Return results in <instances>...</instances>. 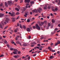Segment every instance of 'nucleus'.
<instances>
[{"instance_id":"obj_1","label":"nucleus","mask_w":60,"mask_h":60,"mask_svg":"<svg viewBox=\"0 0 60 60\" xmlns=\"http://www.w3.org/2000/svg\"><path fill=\"white\" fill-rule=\"evenodd\" d=\"M36 27L37 28V29L38 30H41V28L40 27V26H39L38 24H36Z\"/></svg>"},{"instance_id":"obj_2","label":"nucleus","mask_w":60,"mask_h":60,"mask_svg":"<svg viewBox=\"0 0 60 60\" xmlns=\"http://www.w3.org/2000/svg\"><path fill=\"white\" fill-rule=\"evenodd\" d=\"M13 13H11L10 12H9L8 14H10L11 16L13 17H14L15 16V13L14 12Z\"/></svg>"},{"instance_id":"obj_3","label":"nucleus","mask_w":60,"mask_h":60,"mask_svg":"<svg viewBox=\"0 0 60 60\" xmlns=\"http://www.w3.org/2000/svg\"><path fill=\"white\" fill-rule=\"evenodd\" d=\"M37 10L39 12V13H40V12H41L40 11H42V9H41V8H38V9H37Z\"/></svg>"},{"instance_id":"obj_4","label":"nucleus","mask_w":60,"mask_h":60,"mask_svg":"<svg viewBox=\"0 0 60 60\" xmlns=\"http://www.w3.org/2000/svg\"><path fill=\"white\" fill-rule=\"evenodd\" d=\"M11 3H12V1H8V4L9 5H11Z\"/></svg>"},{"instance_id":"obj_5","label":"nucleus","mask_w":60,"mask_h":60,"mask_svg":"<svg viewBox=\"0 0 60 60\" xmlns=\"http://www.w3.org/2000/svg\"><path fill=\"white\" fill-rule=\"evenodd\" d=\"M6 22L7 23H8V22H9V21H8V20H6L5 22H4V24H5V25H6V24H7V23H6Z\"/></svg>"},{"instance_id":"obj_6","label":"nucleus","mask_w":60,"mask_h":60,"mask_svg":"<svg viewBox=\"0 0 60 60\" xmlns=\"http://www.w3.org/2000/svg\"><path fill=\"white\" fill-rule=\"evenodd\" d=\"M26 30L27 31V32H30L31 31V30H30V29L29 28H27L26 29Z\"/></svg>"},{"instance_id":"obj_7","label":"nucleus","mask_w":60,"mask_h":60,"mask_svg":"<svg viewBox=\"0 0 60 60\" xmlns=\"http://www.w3.org/2000/svg\"><path fill=\"white\" fill-rule=\"evenodd\" d=\"M43 38H44V39H46V38H44V37L43 36V35H42V36H41L40 39H41V40H42V39H43Z\"/></svg>"},{"instance_id":"obj_8","label":"nucleus","mask_w":60,"mask_h":60,"mask_svg":"<svg viewBox=\"0 0 60 60\" xmlns=\"http://www.w3.org/2000/svg\"><path fill=\"white\" fill-rule=\"evenodd\" d=\"M4 15V14H2V13H0V18H2L3 17V16Z\"/></svg>"},{"instance_id":"obj_9","label":"nucleus","mask_w":60,"mask_h":60,"mask_svg":"<svg viewBox=\"0 0 60 60\" xmlns=\"http://www.w3.org/2000/svg\"><path fill=\"white\" fill-rule=\"evenodd\" d=\"M30 1V0H25V3H27V2L28 3H29Z\"/></svg>"},{"instance_id":"obj_10","label":"nucleus","mask_w":60,"mask_h":60,"mask_svg":"<svg viewBox=\"0 0 60 60\" xmlns=\"http://www.w3.org/2000/svg\"><path fill=\"white\" fill-rule=\"evenodd\" d=\"M52 23H55V20H54V19H52Z\"/></svg>"},{"instance_id":"obj_11","label":"nucleus","mask_w":60,"mask_h":60,"mask_svg":"<svg viewBox=\"0 0 60 60\" xmlns=\"http://www.w3.org/2000/svg\"><path fill=\"white\" fill-rule=\"evenodd\" d=\"M22 26L24 29L25 30V29H26V26L25 25H23Z\"/></svg>"},{"instance_id":"obj_12","label":"nucleus","mask_w":60,"mask_h":60,"mask_svg":"<svg viewBox=\"0 0 60 60\" xmlns=\"http://www.w3.org/2000/svg\"><path fill=\"white\" fill-rule=\"evenodd\" d=\"M30 4H34V1H31L30 2Z\"/></svg>"},{"instance_id":"obj_13","label":"nucleus","mask_w":60,"mask_h":60,"mask_svg":"<svg viewBox=\"0 0 60 60\" xmlns=\"http://www.w3.org/2000/svg\"><path fill=\"white\" fill-rule=\"evenodd\" d=\"M48 26H51V23L48 22Z\"/></svg>"},{"instance_id":"obj_14","label":"nucleus","mask_w":60,"mask_h":60,"mask_svg":"<svg viewBox=\"0 0 60 60\" xmlns=\"http://www.w3.org/2000/svg\"><path fill=\"white\" fill-rule=\"evenodd\" d=\"M19 26H20V28H22L23 27H22V25L21 24H19Z\"/></svg>"},{"instance_id":"obj_15","label":"nucleus","mask_w":60,"mask_h":60,"mask_svg":"<svg viewBox=\"0 0 60 60\" xmlns=\"http://www.w3.org/2000/svg\"><path fill=\"white\" fill-rule=\"evenodd\" d=\"M11 43H12V44H13L14 43V41H13V40H11Z\"/></svg>"},{"instance_id":"obj_16","label":"nucleus","mask_w":60,"mask_h":60,"mask_svg":"<svg viewBox=\"0 0 60 60\" xmlns=\"http://www.w3.org/2000/svg\"><path fill=\"white\" fill-rule=\"evenodd\" d=\"M14 50L15 52H18V50L16 49H14Z\"/></svg>"},{"instance_id":"obj_17","label":"nucleus","mask_w":60,"mask_h":60,"mask_svg":"<svg viewBox=\"0 0 60 60\" xmlns=\"http://www.w3.org/2000/svg\"><path fill=\"white\" fill-rule=\"evenodd\" d=\"M33 45H34V44L36 45V43L35 42H33L31 44V45H33Z\"/></svg>"},{"instance_id":"obj_18","label":"nucleus","mask_w":60,"mask_h":60,"mask_svg":"<svg viewBox=\"0 0 60 60\" xmlns=\"http://www.w3.org/2000/svg\"><path fill=\"white\" fill-rule=\"evenodd\" d=\"M23 46H27V44H24L22 45Z\"/></svg>"},{"instance_id":"obj_19","label":"nucleus","mask_w":60,"mask_h":60,"mask_svg":"<svg viewBox=\"0 0 60 60\" xmlns=\"http://www.w3.org/2000/svg\"><path fill=\"white\" fill-rule=\"evenodd\" d=\"M34 11L35 12H36V13H38V12H37V10H36V9H34Z\"/></svg>"},{"instance_id":"obj_20","label":"nucleus","mask_w":60,"mask_h":60,"mask_svg":"<svg viewBox=\"0 0 60 60\" xmlns=\"http://www.w3.org/2000/svg\"><path fill=\"white\" fill-rule=\"evenodd\" d=\"M15 10H16L17 11H19V9L18 8H15Z\"/></svg>"},{"instance_id":"obj_21","label":"nucleus","mask_w":60,"mask_h":60,"mask_svg":"<svg viewBox=\"0 0 60 60\" xmlns=\"http://www.w3.org/2000/svg\"><path fill=\"white\" fill-rule=\"evenodd\" d=\"M5 6H7V2H5Z\"/></svg>"},{"instance_id":"obj_22","label":"nucleus","mask_w":60,"mask_h":60,"mask_svg":"<svg viewBox=\"0 0 60 60\" xmlns=\"http://www.w3.org/2000/svg\"><path fill=\"white\" fill-rule=\"evenodd\" d=\"M53 57H54V56H50L49 58H50V59H52V58H53Z\"/></svg>"},{"instance_id":"obj_23","label":"nucleus","mask_w":60,"mask_h":60,"mask_svg":"<svg viewBox=\"0 0 60 60\" xmlns=\"http://www.w3.org/2000/svg\"><path fill=\"white\" fill-rule=\"evenodd\" d=\"M47 7L46 6V7H45L44 8V10H46V9H47Z\"/></svg>"},{"instance_id":"obj_24","label":"nucleus","mask_w":60,"mask_h":60,"mask_svg":"<svg viewBox=\"0 0 60 60\" xmlns=\"http://www.w3.org/2000/svg\"><path fill=\"white\" fill-rule=\"evenodd\" d=\"M13 53L14 54H17V52H13Z\"/></svg>"},{"instance_id":"obj_25","label":"nucleus","mask_w":60,"mask_h":60,"mask_svg":"<svg viewBox=\"0 0 60 60\" xmlns=\"http://www.w3.org/2000/svg\"><path fill=\"white\" fill-rule=\"evenodd\" d=\"M7 41L6 40H5L4 41V43H6V44H7Z\"/></svg>"},{"instance_id":"obj_26","label":"nucleus","mask_w":60,"mask_h":60,"mask_svg":"<svg viewBox=\"0 0 60 60\" xmlns=\"http://www.w3.org/2000/svg\"><path fill=\"white\" fill-rule=\"evenodd\" d=\"M22 11H26V9H25V8H23L22 10Z\"/></svg>"},{"instance_id":"obj_27","label":"nucleus","mask_w":60,"mask_h":60,"mask_svg":"<svg viewBox=\"0 0 60 60\" xmlns=\"http://www.w3.org/2000/svg\"><path fill=\"white\" fill-rule=\"evenodd\" d=\"M16 43L17 44H19V41H17L16 42Z\"/></svg>"},{"instance_id":"obj_28","label":"nucleus","mask_w":60,"mask_h":60,"mask_svg":"<svg viewBox=\"0 0 60 60\" xmlns=\"http://www.w3.org/2000/svg\"><path fill=\"white\" fill-rule=\"evenodd\" d=\"M22 59H25V58H26V57H25V56H23L22 57Z\"/></svg>"},{"instance_id":"obj_29","label":"nucleus","mask_w":60,"mask_h":60,"mask_svg":"<svg viewBox=\"0 0 60 60\" xmlns=\"http://www.w3.org/2000/svg\"><path fill=\"white\" fill-rule=\"evenodd\" d=\"M19 14H20V13L19 12H17L16 14V15H19Z\"/></svg>"},{"instance_id":"obj_30","label":"nucleus","mask_w":60,"mask_h":60,"mask_svg":"<svg viewBox=\"0 0 60 60\" xmlns=\"http://www.w3.org/2000/svg\"><path fill=\"white\" fill-rule=\"evenodd\" d=\"M58 10V8H56L55 9V10L56 11H57Z\"/></svg>"},{"instance_id":"obj_31","label":"nucleus","mask_w":60,"mask_h":60,"mask_svg":"<svg viewBox=\"0 0 60 60\" xmlns=\"http://www.w3.org/2000/svg\"><path fill=\"white\" fill-rule=\"evenodd\" d=\"M4 56V55H1L0 56V57H3V56Z\"/></svg>"},{"instance_id":"obj_32","label":"nucleus","mask_w":60,"mask_h":60,"mask_svg":"<svg viewBox=\"0 0 60 60\" xmlns=\"http://www.w3.org/2000/svg\"><path fill=\"white\" fill-rule=\"evenodd\" d=\"M34 19H35L34 18H32V19L31 20V21H34Z\"/></svg>"},{"instance_id":"obj_33","label":"nucleus","mask_w":60,"mask_h":60,"mask_svg":"<svg viewBox=\"0 0 60 60\" xmlns=\"http://www.w3.org/2000/svg\"><path fill=\"white\" fill-rule=\"evenodd\" d=\"M41 24H42V25H44V22H41Z\"/></svg>"},{"instance_id":"obj_34","label":"nucleus","mask_w":60,"mask_h":60,"mask_svg":"<svg viewBox=\"0 0 60 60\" xmlns=\"http://www.w3.org/2000/svg\"><path fill=\"white\" fill-rule=\"evenodd\" d=\"M30 56L28 57V60H30Z\"/></svg>"},{"instance_id":"obj_35","label":"nucleus","mask_w":60,"mask_h":60,"mask_svg":"<svg viewBox=\"0 0 60 60\" xmlns=\"http://www.w3.org/2000/svg\"><path fill=\"white\" fill-rule=\"evenodd\" d=\"M12 22H15V19H13L12 20Z\"/></svg>"},{"instance_id":"obj_36","label":"nucleus","mask_w":60,"mask_h":60,"mask_svg":"<svg viewBox=\"0 0 60 60\" xmlns=\"http://www.w3.org/2000/svg\"><path fill=\"white\" fill-rule=\"evenodd\" d=\"M7 46L8 48H10V46L8 44L7 45Z\"/></svg>"},{"instance_id":"obj_37","label":"nucleus","mask_w":60,"mask_h":60,"mask_svg":"<svg viewBox=\"0 0 60 60\" xmlns=\"http://www.w3.org/2000/svg\"><path fill=\"white\" fill-rule=\"evenodd\" d=\"M31 25H29V27L31 29H32V27H31Z\"/></svg>"},{"instance_id":"obj_38","label":"nucleus","mask_w":60,"mask_h":60,"mask_svg":"<svg viewBox=\"0 0 60 60\" xmlns=\"http://www.w3.org/2000/svg\"><path fill=\"white\" fill-rule=\"evenodd\" d=\"M57 43H58V44H60V41H58V42Z\"/></svg>"},{"instance_id":"obj_39","label":"nucleus","mask_w":60,"mask_h":60,"mask_svg":"<svg viewBox=\"0 0 60 60\" xmlns=\"http://www.w3.org/2000/svg\"><path fill=\"white\" fill-rule=\"evenodd\" d=\"M30 21L28 19L27 20V22H30Z\"/></svg>"},{"instance_id":"obj_40","label":"nucleus","mask_w":60,"mask_h":60,"mask_svg":"<svg viewBox=\"0 0 60 60\" xmlns=\"http://www.w3.org/2000/svg\"><path fill=\"white\" fill-rule=\"evenodd\" d=\"M18 54H20L21 52H20L19 51L18 52Z\"/></svg>"},{"instance_id":"obj_41","label":"nucleus","mask_w":60,"mask_h":60,"mask_svg":"<svg viewBox=\"0 0 60 60\" xmlns=\"http://www.w3.org/2000/svg\"><path fill=\"white\" fill-rule=\"evenodd\" d=\"M8 28V26H6L5 28L4 29L5 30V29H6V28Z\"/></svg>"},{"instance_id":"obj_42","label":"nucleus","mask_w":60,"mask_h":60,"mask_svg":"<svg viewBox=\"0 0 60 60\" xmlns=\"http://www.w3.org/2000/svg\"><path fill=\"white\" fill-rule=\"evenodd\" d=\"M52 11H54V12L55 11V9H52Z\"/></svg>"},{"instance_id":"obj_43","label":"nucleus","mask_w":60,"mask_h":60,"mask_svg":"<svg viewBox=\"0 0 60 60\" xmlns=\"http://www.w3.org/2000/svg\"><path fill=\"white\" fill-rule=\"evenodd\" d=\"M39 26H42V25H41V23H40L39 24Z\"/></svg>"},{"instance_id":"obj_44","label":"nucleus","mask_w":60,"mask_h":60,"mask_svg":"<svg viewBox=\"0 0 60 60\" xmlns=\"http://www.w3.org/2000/svg\"><path fill=\"white\" fill-rule=\"evenodd\" d=\"M36 56V53L35 54L33 55V56Z\"/></svg>"},{"instance_id":"obj_45","label":"nucleus","mask_w":60,"mask_h":60,"mask_svg":"<svg viewBox=\"0 0 60 60\" xmlns=\"http://www.w3.org/2000/svg\"><path fill=\"white\" fill-rule=\"evenodd\" d=\"M22 2H23V0H21L20 2V3H22Z\"/></svg>"},{"instance_id":"obj_46","label":"nucleus","mask_w":60,"mask_h":60,"mask_svg":"<svg viewBox=\"0 0 60 60\" xmlns=\"http://www.w3.org/2000/svg\"><path fill=\"white\" fill-rule=\"evenodd\" d=\"M28 19L30 21V20H31V18L30 17L29 19Z\"/></svg>"},{"instance_id":"obj_47","label":"nucleus","mask_w":60,"mask_h":60,"mask_svg":"<svg viewBox=\"0 0 60 60\" xmlns=\"http://www.w3.org/2000/svg\"><path fill=\"white\" fill-rule=\"evenodd\" d=\"M14 57L15 58H17V56H14Z\"/></svg>"},{"instance_id":"obj_48","label":"nucleus","mask_w":60,"mask_h":60,"mask_svg":"<svg viewBox=\"0 0 60 60\" xmlns=\"http://www.w3.org/2000/svg\"><path fill=\"white\" fill-rule=\"evenodd\" d=\"M58 5H60V0H59V2L58 3Z\"/></svg>"},{"instance_id":"obj_49","label":"nucleus","mask_w":60,"mask_h":60,"mask_svg":"<svg viewBox=\"0 0 60 60\" xmlns=\"http://www.w3.org/2000/svg\"><path fill=\"white\" fill-rule=\"evenodd\" d=\"M58 43H56L55 44V46H57V45H58Z\"/></svg>"},{"instance_id":"obj_50","label":"nucleus","mask_w":60,"mask_h":60,"mask_svg":"<svg viewBox=\"0 0 60 60\" xmlns=\"http://www.w3.org/2000/svg\"><path fill=\"white\" fill-rule=\"evenodd\" d=\"M55 31H57V30H58V29L56 28L55 29Z\"/></svg>"},{"instance_id":"obj_51","label":"nucleus","mask_w":60,"mask_h":60,"mask_svg":"<svg viewBox=\"0 0 60 60\" xmlns=\"http://www.w3.org/2000/svg\"><path fill=\"white\" fill-rule=\"evenodd\" d=\"M44 24L45 23V24H46V23H47V22L46 21H44Z\"/></svg>"},{"instance_id":"obj_52","label":"nucleus","mask_w":60,"mask_h":60,"mask_svg":"<svg viewBox=\"0 0 60 60\" xmlns=\"http://www.w3.org/2000/svg\"><path fill=\"white\" fill-rule=\"evenodd\" d=\"M48 49H49V50L51 48H50V47H48Z\"/></svg>"},{"instance_id":"obj_53","label":"nucleus","mask_w":60,"mask_h":60,"mask_svg":"<svg viewBox=\"0 0 60 60\" xmlns=\"http://www.w3.org/2000/svg\"><path fill=\"white\" fill-rule=\"evenodd\" d=\"M0 6H1V7L3 6V4H0Z\"/></svg>"},{"instance_id":"obj_54","label":"nucleus","mask_w":60,"mask_h":60,"mask_svg":"<svg viewBox=\"0 0 60 60\" xmlns=\"http://www.w3.org/2000/svg\"><path fill=\"white\" fill-rule=\"evenodd\" d=\"M35 22H33L31 24V25H33L34 24Z\"/></svg>"},{"instance_id":"obj_55","label":"nucleus","mask_w":60,"mask_h":60,"mask_svg":"<svg viewBox=\"0 0 60 60\" xmlns=\"http://www.w3.org/2000/svg\"><path fill=\"white\" fill-rule=\"evenodd\" d=\"M11 50H13V49L12 48H11L10 49Z\"/></svg>"},{"instance_id":"obj_56","label":"nucleus","mask_w":60,"mask_h":60,"mask_svg":"<svg viewBox=\"0 0 60 60\" xmlns=\"http://www.w3.org/2000/svg\"><path fill=\"white\" fill-rule=\"evenodd\" d=\"M18 38L17 37H15V40H16V41H17V40H18Z\"/></svg>"},{"instance_id":"obj_57","label":"nucleus","mask_w":60,"mask_h":60,"mask_svg":"<svg viewBox=\"0 0 60 60\" xmlns=\"http://www.w3.org/2000/svg\"><path fill=\"white\" fill-rule=\"evenodd\" d=\"M48 9H50V6H49L48 7Z\"/></svg>"},{"instance_id":"obj_58","label":"nucleus","mask_w":60,"mask_h":60,"mask_svg":"<svg viewBox=\"0 0 60 60\" xmlns=\"http://www.w3.org/2000/svg\"><path fill=\"white\" fill-rule=\"evenodd\" d=\"M33 28H34V29H35V26H33Z\"/></svg>"},{"instance_id":"obj_59","label":"nucleus","mask_w":60,"mask_h":60,"mask_svg":"<svg viewBox=\"0 0 60 60\" xmlns=\"http://www.w3.org/2000/svg\"><path fill=\"white\" fill-rule=\"evenodd\" d=\"M32 12H33V13H34V12H35L34 11V10H32Z\"/></svg>"},{"instance_id":"obj_60","label":"nucleus","mask_w":60,"mask_h":60,"mask_svg":"<svg viewBox=\"0 0 60 60\" xmlns=\"http://www.w3.org/2000/svg\"><path fill=\"white\" fill-rule=\"evenodd\" d=\"M16 37H17V38H19V35L16 36Z\"/></svg>"},{"instance_id":"obj_61","label":"nucleus","mask_w":60,"mask_h":60,"mask_svg":"<svg viewBox=\"0 0 60 60\" xmlns=\"http://www.w3.org/2000/svg\"><path fill=\"white\" fill-rule=\"evenodd\" d=\"M19 16H18L16 19H19Z\"/></svg>"},{"instance_id":"obj_62","label":"nucleus","mask_w":60,"mask_h":60,"mask_svg":"<svg viewBox=\"0 0 60 60\" xmlns=\"http://www.w3.org/2000/svg\"><path fill=\"white\" fill-rule=\"evenodd\" d=\"M49 26H48L47 27L46 29H49Z\"/></svg>"},{"instance_id":"obj_63","label":"nucleus","mask_w":60,"mask_h":60,"mask_svg":"<svg viewBox=\"0 0 60 60\" xmlns=\"http://www.w3.org/2000/svg\"><path fill=\"white\" fill-rule=\"evenodd\" d=\"M31 36H29L28 37V38H29V39H31Z\"/></svg>"},{"instance_id":"obj_64","label":"nucleus","mask_w":60,"mask_h":60,"mask_svg":"<svg viewBox=\"0 0 60 60\" xmlns=\"http://www.w3.org/2000/svg\"><path fill=\"white\" fill-rule=\"evenodd\" d=\"M15 18H11V19H15Z\"/></svg>"}]
</instances>
